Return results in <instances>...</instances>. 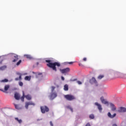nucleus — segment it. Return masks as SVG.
<instances>
[{"label":"nucleus","instance_id":"1","mask_svg":"<svg viewBox=\"0 0 126 126\" xmlns=\"http://www.w3.org/2000/svg\"><path fill=\"white\" fill-rule=\"evenodd\" d=\"M46 63H48L47 64V66L48 67H50V68H52L53 70H54V71H57V67H60L61 66V63L59 62H55V63H52V61L49 60H47L45 61Z\"/></svg>","mask_w":126,"mask_h":126},{"label":"nucleus","instance_id":"2","mask_svg":"<svg viewBox=\"0 0 126 126\" xmlns=\"http://www.w3.org/2000/svg\"><path fill=\"white\" fill-rule=\"evenodd\" d=\"M64 98L67 100V101H73L75 100V96L71 94H66L64 95Z\"/></svg>","mask_w":126,"mask_h":126},{"label":"nucleus","instance_id":"3","mask_svg":"<svg viewBox=\"0 0 126 126\" xmlns=\"http://www.w3.org/2000/svg\"><path fill=\"white\" fill-rule=\"evenodd\" d=\"M40 110L42 114H45L49 111V108L46 106H41Z\"/></svg>","mask_w":126,"mask_h":126},{"label":"nucleus","instance_id":"4","mask_svg":"<svg viewBox=\"0 0 126 126\" xmlns=\"http://www.w3.org/2000/svg\"><path fill=\"white\" fill-rule=\"evenodd\" d=\"M90 82L92 84H94L95 86H98V82L96 80L95 77H92V79L90 80Z\"/></svg>","mask_w":126,"mask_h":126},{"label":"nucleus","instance_id":"5","mask_svg":"<svg viewBox=\"0 0 126 126\" xmlns=\"http://www.w3.org/2000/svg\"><path fill=\"white\" fill-rule=\"evenodd\" d=\"M70 71V69L69 67L65 68L64 69H60V71L62 73H68Z\"/></svg>","mask_w":126,"mask_h":126},{"label":"nucleus","instance_id":"6","mask_svg":"<svg viewBox=\"0 0 126 126\" xmlns=\"http://www.w3.org/2000/svg\"><path fill=\"white\" fill-rule=\"evenodd\" d=\"M35 103L32 101L27 102L25 103V108L28 109V107L30 105L34 106Z\"/></svg>","mask_w":126,"mask_h":126},{"label":"nucleus","instance_id":"7","mask_svg":"<svg viewBox=\"0 0 126 126\" xmlns=\"http://www.w3.org/2000/svg\"><path fill=\"white\" fill-rule=\"evenodd\" d=\"M118 113H126V108L124 107H120L118 110Z\"/></svg>","mask_w":126,"mask_h":126},{"label":"nucleus","instance_id":"8","mask_svg":"<svg viewBox=\"0 0 126 126\" xmlns=\"http://www.w3.org/2000/svg\"><path fill=\"white\" fill-rule=\"evenodd\" d=\"M94 105L95 106H97L99 112H102V110H103V108H102V105H101V104L98 103V102H95L94 103Z\"/></svg>","mask_w":126,"mask_h":126},{"label":"nucleus","instance_id":"9","mask_svg":"<svg viewBox=\"0 0 126 126\" xmlns=\"http://www.w3.org/2000/svg\"><path fill=\"white\" fill-rule=\"evenodd\" d=\"M18 60H19L18 55H14L13 56V60H12L13 63H16V62H17Z\"/></svg>","mask_w":126,"mask_h":126},{"label":"nucleus","instance_id":"10","mask_svg":"<svg viewBox=\"0 0 126 126\" xmlns=\"http://www.w3.org/2000/svg\"><path fill=\"white\" fill-rule=\"evenodd\" d=\"M100 100L101 103H102V104H109V102L107 101V100L106 99H105L104 98V97L101 96L100 97Z\"/></svg>","mask_w":126,"mask_h":126},{"label":"nucleus","instance_id":"11","mask_svg":"<svg viewBox=\"0 0 126 126\" xmlns=\"http://www.w3.org/2000/svg\"><path fill=\"white\" fill-rule=\"evenodd\" d=\"M110 107L111 108V110L115 111L117 110V107L115 106V104H113L112 103H110Z\"/></svg>","mask_w":126,"mask_h":126},{"label":"nucleus","instance_id":"12","mask_svg":"<svg viewBox=\"0 0 126 126\" xmlns=\"http://www.w3.org/2000/svg\"><path fill=\"white\" fill-rule=\"evenodd\" d=\"M107 116L108 117L110 118V119H114V118H115V117L117 116V114L114 113L113 115H112V114H111V113L108 112Z\"/></svg>","mask_w":126,"mask_h":126},{"label":"nucleus","instance_id":"13","mask_svg":"<svg viewBox=\"0 0 126 126\" xmlns=\"http://www.w3.org/2000/svg\"><path fill=\"white\" fill-rule=\"evenodd\" d=\"M56 97H57V93H53L51 94L50 99H51V100H53V99H55Z\"/></svg>","mask_w":126,"mask_h":126},{"label":"nucleus","instance_id":"14","mask_svg":"<svg viewBox=\"0 0 126 126\" xmlns=\"http://www.w3.org/2000/svg\"><path fill=\"white\" fill-rule=\"evenodd\" d=\"M17 74L20 76L19 78H16L15 79V80H16V81H18V80H21L22 79V75L19 73H18Z\"/></svg>","mask_w":126,"mask_h":126},{"label":"nucleus","instance_id":"15","mask_svg":"<svg viewBox=\"0 0 126 126\" xmlns=\"http://www.w3.org/2000/svg\"><path fill=\"white\" fill-rule=\"evenodd\" d=\"M14 97L16 100H19V99H20V95L18 93L15 94Z\"/></svg>","mask_w":126,"mask_h":126},{"label":"nucleus","instance_id":"16","mask_svg":"<svg viewBox=\"0 0 126 126\" xmlns=\"http://www.w3.org/2000/svg\"><path fill=\"white\" fill-rule=\"evenodd\" d=\"M24 57L26 58V59H28V60H32V59H33V58H32V57L29 55H24Z\"/></svg>","mask_w":126,"mask_h":126},{"label":"nucleus","instance_id":"17","mask_svg":"<svg viewBox=\"0 0 126 126\" xmlns=\"http://www.w3.org/2000/svg\"><path fill=\"white\" fill-rule=\"evenodd\" d=\"M63 90L64 91H68V85L67 84L64 86Z\"/></svg>","mask_w":126,"mask_h":126},{"label":"nucleus","instance_id":"18","mask_svg":"<svg viewBox=\"0 0 126 126\" xmlns=\"http://www.w3.org/2000/svg\"><path fill=\"white\" fill-rule=\"evenodd\" d=\"M24 98H25V94L24 93V91H23V96L21 98V100L22 102H24Z\"/></svg>","mask_w":126,"mask_h":126},{"label":"nucleus","instance_id":"19","mask_svg":"<svg viewBox=\"0 0 126 126\" xmlns=\"http://www.w3.org/2000/svg\"><path fill=\"white\" fill-rule=\"evenodd\" d=\"M25 80H28V81H30V80H31V76H26L25 77Z\"/></svg>","mask_w":126,"mask_h":126},{"label":"nucleus","instance_id":"20","mask_svg":"<svg viewBox=\"0 0 126 126\" xmlns=\"http://www.w3.org/2000/svg\"><path fill=\"white\" fill-rule=\"evenodd\" d=\"M119 75H121V76H123V77H124V78H125L126 79V74H123L121 73H119L118 74Z\"/></svg>","mask_w":126,"mask_h":126},{"label":"nucleus","instance_id":"21","mask_svg":"<svg viewBox=\"0 0 126 126\" xmlns=\"http://www.w3.org/2000/svg\"><path fill=\"white\" fill-rule=\"evenodd\" d=\"M9 89V85H7L4 86V91H7Z\"/></svg>","mask_w":126,"mask_h":126},{"label":"nucleus","instance_id":"22","mask_svg":"<svg viewBox=\"0 0 126 126\" xmlns=\"http://www.w3.org/2000/svg\"><path fill=\"white\" fill-rule=\"evenodd\" d=\"M15 120H16V121H17L19 124H21V123H22V120L21 119H19L18 118H15Z\"/></svg>","mask_w":126,"mask_h":126},{"label":"nucleus","instance_id":"23","mask_svg":"<svg viewBox=\"0 0 126 126\" xmlns=\"http://www.w3.org/2000/svg\"><path fill=\"white\" fill-rule=\"evenodd\" d=\"M25 97L26 98V99H27V100H31L32 99L31 96H30V95L29 94L26 95Z\"/></svg>","mask_w":126,"mask_h":126},{"label":"nucleus","instance_id":"24","mask_svg":"<svg viewBox=\"0 0 126 126\" xmlns=\"http://www.w3.org/2000/svg\"><path fill=\"white\" fill-rule=\"evenodd\" d=\"M104 77V75H99L97 77V79L101 80L102 79V78H103Z\"/></svg>","mask_w":126,"mask_h":126},{"label":"nucleus","instance_id":"25","mask_svg":"<svg viewBox=\"0 0 126 126\" xmlns=\"http://www.w3.org/2000/svg\"><path fill=\"white\" fill-rule=\"evenodd\" d=\"M6 68V66L5 65L2 66L0 67V70H4Z\"/></svg>","mask_w":126,"mask_h":126},{"label":"nucleus","instance_id":"26","mask_svg":"<svg viewBox=\"0 0 126 126\" xmlns=\"http://www.w3.org/2000/svg\"><path fill=\"white\" fill-rule=\"evenodd\" d=\"M14 105L15 106V109H17V110H19L20 109V108L19 107V105L15 104H14Z\"/></svg>","mask_w":126,"mask_h":126},{"label":"nucleus","instance_id":"27","mask_svg":"<svg viewBox=\"0 0 126 126\" xmlns=\"http://www.w3.org/2000/svg\"><path fill=\"white\" fill-rule=\"evenodd\" d=\"M22 63V61L21 60H19L16 63V65H17V66H18V65H19L20 64V63Z\"/></svg>","mask_w":126,"mask_h":126},{"label":"nucleus","instance_id":"28","mask_svg":"<svg viewBox=\"0 0 126 126\" xmlns=\"http://www.w3.org/2000/svg\"><path fill=\"white\" fill-rule=\"evenodd\" d=\"M90 119H94V118H95V117L94 116V115L93 114H91L89 116Z\"/></svg>","mask_w":126,"mask_h":126},{"label":"nucleus","instance_id":"29","mask_svg":"<svg viewBox=\"0 0 126 126\" xmlns=\"http://www.w3.org/2000/svg\"><path fill=\"white\" fill-rule=\"evenodd\" d=\"M1 82H8V80H7V79H5L4 80H2L1 81Z\"/></svg>","mask_w":126,"mask_h":126},{"label":"nucleus","instance_id":"30","mask_svg":"<svg viewBox=\"0 0 126 126\" xmlns=\"http://www.w3.org/2000/svg\"><path fill=\"white\" fill-rule=\"evenodd\" d=\"M74 63V62H66V64H72V63Z\"/></svg>","mask_w":126,"mask_h":126},{"label":"nucleus","instance_id":"31","mask_svg":"<svg viewBox=\"0 0 126 126\" xmlns=\"http://www.w3.org/2000/svg\"><path fill=\"white\" fill-rule=\"evenodd\" d=\"M19 85L20 86H23V83L22 82H19Z\"/></svg>","mask_w":126,"mask_h":126},{"label":"nucleus","instance_id":"32","mask_svg":"<svg viewBox=\"0 0 126 126\" xmlns=\"http://www.w3.org/2000/svg\"><path fill=\"white\" fill-rule=\"evenodd\" d=\"M77 83H78V84H79V85L82 84V83L80 81H77Z\"/></svg>","mask_w":126,"mask_h":126},{"label":"nucleus","instance_id":"33","mask_svg":"<svg viewBox=\"0 0 126 126\" xmlns=\"http://www.w3.org/2000/svg\"><path fill=\"white\" fill-rule=\"evenodd\" d=\"M55 89H56V87L54 86L52 87V92H54V91L55 90Z\"/></svg>","mask_w":126,"mask_h":126},{"label":"nucleus","instance_id":"34","mask_svg":"<svg viewBox=\"0 0 126 126\" xmlns=\"http://www.w3.org/2000/svg\"><path fill=\"white\" fill-rule=\"evenodd\" d=\"M83 61L84 62H86V61H87V59L86 58H83Z\"/></svg>","mask_w":126,"mask_h":126},{"label":"nucleus","instance_id":"35","mask_svg":"<svg viewBox=\"0 0 126 126\" xmlns=\"http://www.w3.org/2000/svg\"><path fill=\"white\" fill-rule=\"evenodd\" d=\"M50 126H54V124H53V122H52V121L50 122Z\"/></svg>","mask_w":126,"mask_h":126},{"label":"nucleus","instance_id":"36","mask_svg":"<svg viewBox=\"0 0 126 126\" xmlns=\"http://www.w3.org/2000/svg\"><path fill=\"white\" fill-rule=\"evenodd\" d=\"M86 126H91V125H90V124L87 123V124H86Z\"/></svg>","mask_w":126,"mask_h":126},{"label":"nucleus","instance_id":"37","mask_svg":"<svg viewBox=\"0 0 126 126\" xmlns=\"http://www.w3.org/2000/svg\"><path fill=\"white\" fill-rule=\"evenodd\" d=\"M61 78H62V80H64V77L62 76V77H61Z\"/></svg>","mask_w":126,"mask_h":126},{"label":"nucleus","instance_id":"38","mask_svg":"<svg viewBox=\"0 0 126 126\" xmlns=\"http://www.w3.org/2000/svg\"><path fill=\"white\" fill-rule=\"evenodd\" d=\"M0 91H2V92H4V91L1 89H0Z\"/></svg>","mask_w":126,"mask_h":126},{"label":"nucleus","instance_id":"39","mask_svg":"<svg viewBox=\"0 0 126 126\" xmlns=\"http://www.w3.org/2000/svg\"><path fill=\"white\" fill-rule=\"evenodd\" d=\"M70 109L71 111V112H73V110L72 108H70Z\"/></svg>","mask_w":126,"mask_h":126},{"label":"nucleus","instance_id":"40","mask_svg":"<svg viewBox=\"0 0 126 126\" xmlns=\"http://www.w3.org/2000/svg\"><path fill=\"white\" fill-rule=\"evenodd\" d=\"M112 126H117V124H113Z\"/></svg>","mask_w":126,"mask_h":126}]
</instances>
